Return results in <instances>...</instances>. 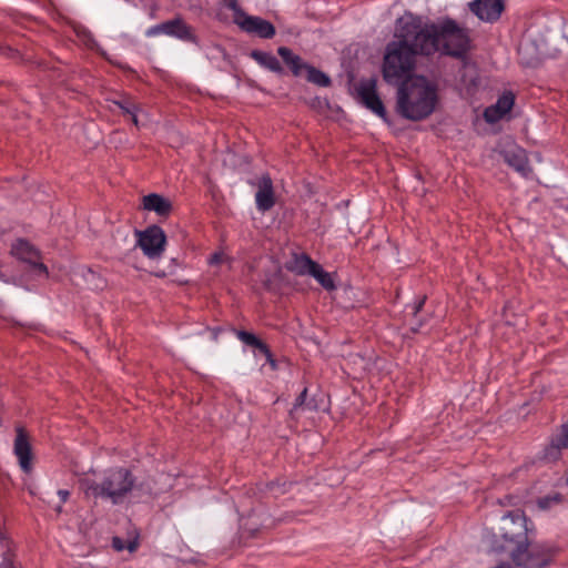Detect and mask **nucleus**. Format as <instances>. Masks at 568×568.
<instances>
[{"mask_svg": "<svg viewBox=\"0 0 568 568\" xmlns=\"http://www.w3.org/2000/svg\"><path fill=\"white\" fill-rule=\"evenodd\" d=\"M396 41L387 44L383 78L397 85L396 111L412 121L429 116L437 104V87L423 75H414L417 55L440 53L463 58L469 49V37L454 20L424 23L412 14L396 22Z\"/></svg>", "mask_w": 568, "mask_h": 568, "instance_id": "nucleus-1", "label": "nucleus"}, {"mask_svg": "<svg viewBox=\"0 0 568 568\" xmlns=\"http://www.w3.org/2000/svg\"><path fill=\"white\" fill-rule=\"evenodd\" d=\"M498 531L490 540V551L509 554L517 567L545 568L552 561L556 548L549 544L529 541L527 518L521 510L505 514Z\"/></svg>", "mask_w": 568, "mask_h": 568, "instance_id": "nucleus-2", "label": "nucleus"}, {"mask_svg": "<svg viewBox=\"0 0 568 568\" xmlns=\"http://www.w3.org/2000/svg\"><path fill=\"white\" fill-rule=\"evenodd\" d=\"M80 486L88 497L110 500L113 505H120L134 489L135 477L125 467H112L105 469L97 478L81 479Z\"/></svg>", "mask_w": 568, "mask_h": 568, "instance_id": "nucleus-3", "label": "nucleus"}, {"mask_svg": "<svg viewBox=\"0 0 568 568\" xmlns=\"http://www.w3.org/2000/svg\"><path fill=\"white\" fill-rule=\"evenodd\" d=\"M134 235L136 246L148 258L155 260L162 256L166 246V235L159 225H150L141 231L135 230Z\"/></svg>", "mask_w": 568, "mask_h": 568, "instance_id": "nucleus-4", "label": "nucleus"}, {"mask_svg": "<svg viewBox=\"0 0 568 568\" xmlns=\"http://www.w3.org/2000/svg\"><path fill=\"white\" fill-rule=\"evenodd\" d=\"M11 252L19 260L30 265V272L37 277H47L48 268L40 262V253L28 241L18 240L11 248Z\"/></svg>", "mask_w": 568, "mask_h": 568, "instance_id": "nucleus-5", "label": "nucleus"}, {"mask_svg": "<svg viewBox=\"0 0 568 568\" xmlns=\"http://www.w3.org/2000/svg\"><path fill=\"white\" fill-rule=\"evenodd\" d=\"M358 97L363 104L382 119H386V110L377 94L375 79L361 81L357 88Z\"/></svg>", "mask_w": 568, "mask_h": 568, "instance_id": "nucleus-6", "label": "nucleus"}, {"mask_svg": "<svg viewBox=\"0 0 568 568\" xmlns=\"http://www.w3.org/2000/svg\"><path fill=\"white\" fill-rule=\"evenodd\" d=\"M13 454L18 458L20 468L29 474L32 470V447L29 440V436L23 427L18 426L16 428V438L13 444Z\"/></svg>", "mask_w": 568, "mask_h": 568, "instance_id": "nucleus-7", "label": "nucleus"}, {"mask_svg": "<svg viewBox=\"0 0 568 568\" xmlns=\"http://www.w3.org/2000/svg\"><path fill=\"white\" fill-rule=\"evenodd\" d=\"M459 90L466 97H473L479 89L480 77L477 65L468 60H463L462 68L458 71Z\"/></svg>", "mask_w": 568, "mask_h": 568, "instance_id": "nucleus-8", "label": "nucleus"}, {"mask_svg": "<svg viewBox=\"0 0 568 568\" xmlns=\"http://www.w3.org/2000/svg\"><path fill=\"white\" fill-rule=\"evenodd\" d=\"M243 31L256 34L262 39H272L275 36L274 26L260 17L241 14L236 23Z\"/></svg>", "mask_w": 568, "mask_h": 568, "instance_id": "nucleus-9", "label": "nucleus"}, {"mask_svg": "<svg viewBox=\"0 0 568 568\" xmlns=\"http://www.w3.org/2000/svg\"><path fill=\"white\" fill-rule=\"evenodd\" d=\"M255 204L258 211L266 212L275 205L273 182L268 174H263L256 182Z\"/></svg>", "mask_w": 568, "mask_h": 568, "instance_id": "nucleus-10", "label": "nucleus"}, {"mask_svg": "<svg viewBox=\"0 0 568 568\" xmlns=\"http://www.w3.org/2000/svg\"><path fill=\"white\" fill-rule=\"evenodd\" d=\"M469 9L480 20L494 22L500 17L504 3L501 0H475L469 3Z\"/></svg>", "mask_w": 568, "mask_h": 568, "instance_id": "nucleus-11", "label": "nucleus"}, {"mask_svg": "<svg viewBox=\"0 0 568 568\" xmlns=\"http://www.w3.org/2000/svg\"><path fill=\"white\" fill-rule=\"evenodd\" d=\"M236 337L245 345L254 348V356L256 358L258 356H263L265 358V363L268 364L272 367V369L277 368L276 361L274 359L270 347L257 336L246 331H237Z\"/></svg>", "mask_w": 568, "mask_h": 568, "instance_id": "nucleus-12", "label": "nucleus"}, {"mask_svg": "<svg viewBox=\"0 0 568 568\" xmlns=\"http://www.w3.org/2000/svg\"><path fill=\"white\" fill-rule=\"evenodd\" d=\"M501 155L504 161L523 176H528L531 172L526 151L523 148L516 144L510 145L501 151Z\"/></svg>", "mask_w": 568, "mask_h": 568, "instance_id": "nucleus-13", "label": "nucleus"}, {"mask_svg": "<svg viewBox=\"0 0 568 568\" xmlns=\"http://www.w3.org/2000/svg\"><path fill=\"white\" fill-rule=\"evenodd\" d=\"M164 29L165 36L173 37L185 42H196V36L194 34L193 29L180 17L164 21Z\"/></svg>", "mask_w": 568, "mask_h": 568, "instance_id": "nucleus-14", "label": "nucleus"}, {"mask_svg": "<svg viewBox=\"0 0 568 568\" xmlns=\"http://www.w3.org/2000/svg\"><path fill=\"white\" fill-rule=\"evenodd\" d=\"M316 264L317 263L306 253H292V256L286 262L285 267L287 271L298 276H305L312 274Z\"/></svg>", "mask_w": 568, "mask_h": 568, "instance_id": "nucleus-15", "label": "nucleus"}, {"mask_svg": "<svg viewBox=\"0 0 568 568\" xmlns=\"http://www.w3.org/2000/svg\"><path fill=\"white\" fill-rule=\"evenodd\" d=\"M144 210L155 212L159 216H168L172 211V204L160 194L151 193L142 197Z\"/></svg>", "mask_w": 568, "mask_h": 568, "instance_id": "nucleus-16", "label": "nucleus"}, {"mask_svg": "<svg viewBox=\"0 0 568 568\" xmlns=\"http://www.w3.org/2000/svg\"><path fill=\"white\" fill-rule=\"evenodd\" d=\"M277 53L295 77H300L302 75L303 71H306L308 64L305 63L300 55L294 54L291 49L286 47H280L277 49Z\"/></svg>", "mask_w": 568, "mask_h": 568, "instance_id": "nucleus-17", "label": "nucleus"}, {"mask_svg": "<svg viewBox=\"0 0 568 568\" xmlns=\"http://www.w3.org/2000/svg\"><path fill=\"white\" fill-rule=\"evenodd\" d=\"M250 55L260 65L268 69L270 71L281 73L283 70L280 61L272 53L260 50H253Z\"/></svg>", "mask_w": 568, "mask_h": 568, "instance_id": "nucleus-18", "label": "nucleus"}, {"mask_svg": "<svg viewBox=\"0 0 568 568\" xmlns=\"http://www.w3.org/2000/svg\"><path fill=\"white\" fill-rule=\"evenodd\" d=\"M562 430L558 435H556L550 445L545 449L544 458L548 462H555L560 457V450L562 448H568V445L561 444Z\"/></svg>", "mask_w": 568, "mask_h": 568, "instance_id": "nucleus-19", "label": "nucleus"}, {"mask_svg": "<svg viewBox=\"0 0 568 568\" xmlns=\"http://www.w3.org/2000/svg\"><path fill=\"white\" fill-rule=\"evenodd\" d=\"M314 277L317 283L327 291L335 290V283L332 275L324 271L323 267L317 263L314 271L310 275Z\"/></svg>", "mask_w": 568, "mask_h": 568, "instance_id": "nucleus-20", "label": "nucleus"}, {"mask_svg": "<svg viewBox=\"0 0 568 568\" xmlns=\"http://www.w3.org/2000/svg\"><path fill=\"white\" fill-rule=\"evenodd\" d=\"M306 79L307 81L323 88L331 84L329 77L312 65H308L306 69Z\"/></svg>", "mask_w": 568, "mask_h": 568, "instance_id": "nucleus-21", "label": "nucleus"}, {"mask_svg": "<svg viewBox=\"0 0 568 568\" xmlns=\"http://www.w3.org/2000/svg\"><path fill=\"white\" fill-rule=\"evenodd\" d=\"M113 104H115L123 114H133L139 113L141 111V105L136 103L131 97L124 95L119 100H114Z\"/></svg>", "mask_w": 568, "mask_h": 568, "instance_id": "nucleus-22", "label": "nucleus"}, {"mask_svg": "<svg viewBox=\"0 0 568 568\" xmlns=\"http://www.w3.org/2000/svg\"><path fill=\"white\" fill-rule=\"evenodd\" d=\"M78 39L89 49H94L97 42L92 33L84 27H75L74 29Z\"/></svg>", "mask_w": 568, "mask_h": 568, "instance_id": "nucleus-23", "label": "nucleus"}, {"mask_svg": "<svg viewBox=\"0 0 568 568\" xmlns=\"http://www.w3.org/2000/svg\"><path fill=\"white\" fill-rule=\"evenodd\" d=\"M562 496L559 493H552L538 498L537 504L540 509L547 510L550 509L554 505L560 504Z\"/></svg>", "mask_w": 568, "mask_h": 568, "instance_id": "nucleus-24", "label": "nucleus"}, {"mask_svg": "<svg viewBox=\"0 0 568 568\" xmlns=\"http://www.w3.org/2000/svg\"><path fill=\"white\" fill-rule=\"evenodd\" d=\"M112 547L116 551H122L124 549H128L130 552H134L138 548V541L135 540H124L120 537H113L112 539Z\"/></svg>", "mask_w": 568, "mask_h": 568, "instance_id": "nucleus-25", "label": "nucleus"}, {"mask_svg": "<svg viewBox=\"0 0 568 568\" xmlns=\"http://www.w3.org/2000/svg\"><path fill=\"white\" fill-rule=\"evenodd\" d=\"M514 102V95L511 93H506L498 98L495 106L504 112V114H507L513 109Z\"/></svg>", "mask_w": 568, "mask_h": 568, "instance_id": "nucleus-26", "label": "nucleus"}, {"mask_svg": "<svg viewBox=\"0 0 568 568\" xmlns=\"http://www.w3.org/2000/svg\"><path fill=\"white\" fill-rule=\"evenodd\" d=\"M506 114L501 112L497 106L490 105L484 111V119L488 123H496L501 120Z\"/></svg>", "mask_w": 568, "mask_h": 568, "instance_id": "nucleus-27", "label": "nucleus"}, {"mask_svg": "<svg viewBox=\"0 0 568 568\" xmlns=\"http://www.w3.org/2000/svg\"><path fill=\"white\" fill-rule=\"evenodd\" d=\"M223 4L233 11L234 21L237 23L241 14H245V12L240 8L237 0H222Z\"/></svg>", "mask_w": 568, "mask_h": 568, "instance_id": "nucleus-28", "label": "nucleus"}, {"mask_svg": "<svg viewBox=\"0 0 568 568\" xmlns=\"http://www.w3.org/2000/svg\"><path fill=\"white\" fill-rule=\"evenodd\" d=\"M165 34L164 22L155 24L146 29L145 36L149 38Z\"/></svg>", "mask_w": 568, "mask_h": 568, "instance_id": "nucleus-29", "label": "nucleus"}, {"mask_svg": "<svg viewBox=\"0 0 568 568\" xmlns=\"http://www.w3.org/2000/svg\"><path fill=\"white\" fill-rule=\"evenodd\" d=\"M58 496H59L61 503L64 504L70 497V491L67 489H60V490H58Z\"/></svg>", "mask_w": 568, "mask_h": 568, "instance_id": "nucleus-30", "label": "nucleus"}, {"mask_svg": "<svg viewBox=\"0 0 568 568\" xmlns=\"http://www.w3.org/2000/svg\"><path fill=\"white\" fill-rule=\"evenodd\" d=\"M307 389L305 388L295 400V406H302L306 399Z\"/></svg>", "mask_w": 568, "mask_h": 568, "instance_id": "nucleus-31", "label": "nucleus"}, {"mask_svg": "<svg viewBox=\"0 0 568 568\" xmlns=\"http://www.w3.org/2000/svg\"><path fill=\"white\" fill-rule=\"evenodd\" d=\"M561 430H562L561 440H564V442H561V444L568 445V423L561 427Z\"/></svg>", "mask_w": 568, "mask_h": 568, "instance_id": "nucleus-32", "label": "nucleus"}, {"mask_svg": "<svg viewBox=\"0 0 568 568\" xmlns=\"http://www.w3.org/2000/svg\"><path fill=\"white\" fill-rule=\"evenodd\" d=\"M222 261V254L215 253L211 256L210 263L211 264H217Z\"/></svg>", "mask_w": 568, "mask_h": 568, "instance_id": "nucleus-33", "label": "nucleus"}, {"mask_svg": "<svg viewBox=\"0 0 568 568\" xmlns=\"http://www.w3.org/2000/svg\"><path fill=\"white\" fill-rule=\"evenodd\" d=\"M424 303H425V297H423L419 302H417L414 306V314L416 315L420 310L422 307L424 306Z\"/></svg>", "mask_w": 568, "mask_h": 568, "instance_id": "nucleus-34", "label": "nucleus"}, {"mask_svg": "<svg viewBox=\"0 0 568 568\" xmlns=\"http://www.w3.org/2000/svg\"><path fill=\"white\" fill-rule=\"evenodd\" d=\"M0 568H16L11 560H3Z\"/></svg>", "mask_w": 568, "mask_h": 568, "instance_id": "nucleus-35", "label": "nucleus"}, {"mask_svg": "<svg viewBox=\"0 0 568 568\" xmlns=\"http://www.w3.org/2000/svg\"><path fill=\"white\" fill-rule=\"evenodd\" d=\"M131 116V121L135 126H139L138 113L129 114Z\"/></svg>", "mask_w": 568, "mask_h": 568, "instance_id": "nucleus-36", "label": "nucleus"}, {"mask_svg": "<svg viewBox=\"0 0 568 568\" xmlns=\"http://www.w3.org/2000/svg\"><path fill=\"white\" fill-rule=\"evenodd\" d=\"M562 32H564V36L568 39V21H566L564 23Z\"/></svg>", "mask_w": 568, "mask_h": 568, "instance_id": "nucleus-37", "label": "nucleus"}, {"mask_svg": "<svg viewBox=\"0 0 568 568\" xmlns=\"http://www.w3.org/2000/svg\"><path fill=\"white\" fill-rule=\"evenodd\" d=\"M61 510H62V506H59V507L57 508V511H58V513H61Z\"/></svg>", "mask_w": 568, "mask_h": 568, "instance_id": "nucleus-38", "label": "nucleus"}]
</instances>
